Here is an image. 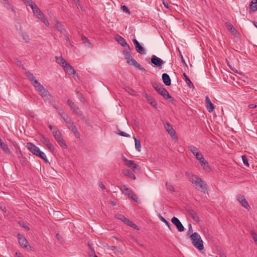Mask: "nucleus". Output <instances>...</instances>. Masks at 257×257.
Here are the masks:
<instances>
[{
  "mask_svg": "<svg viewBox=\"0 0 257 257\" xmlns=\"http://www.w3.org/2000/svg\"><path fill=\"white\" fill-rule=\"evenodd\" d=\"M35 88L42 97H43L45 101L48 102L51 105H53V103H54L53 97L51 95L48 90L45 88L41 83L36 85Z\"/></svg>",
  "mask_w": 257,
  "mask_h": 257,
  "instance_id": "f257e3e1",
  "label": "nucleus"
},
{
  "mask_svg": "<svg viewBox=\"0 0 257 257\" xmlns=\"http://www.w3.org/2000/svg\"><path fill=\"white\" fill-rule=\"evenodd\" d=\"M190 239L193 245L199 250L204 249L203 242L200 235L197 232H194L190 235Z\"/></svg>",
  "mask_w": 257,
  "mask_h": 257,
  "instance_id": "f03ea898",
  "label": "nucleus"
},
{
  "mask_svg": "<svg viewBox=\"0 0 257 257\" xmlns=\"http://www.w3.org/2000/svg\"><path fill=\"white\" fill-rule=\"evenodd\" d=\"M53 135L56 140L61 146L67 148V145L62 137V134L58 130L55 128L53 131Z\"/></svg>",
  "mask_w": 257,
  "mask_h": 257,
  "instance_id": "7ed1b4c3",
  "label": "nucleus"
},
{
  "mask_svg": "<svg viewBox=\"0 0 257 257\" xmlns=\"http://www.w3.org/2000/svg\"><path fill=\"white\" fill-rule=\"evenodd\" d=\"M122 158L125 165L132 169L134 172L140 170V167L138 164H136L134 161L129 160L124 156H122Z\"/></svg>",
  "mask_w": 257,
  "mask_h": 257,
  "instance_id": "20e7f679",
  "label": "nucleus"
},
{
  "mask_svg": "<svg viewBox=\"0 0 257 257\" xmlns=\"http://www.w3.org/2000/svg\"><path fill=\"white\" fill-rule=\"evenodd\" d=\"M60 65L68 75H75L76 74V71L69 63L67 62L66 61H63L61 63Z\"/></svg>",
  "mask_w": 257,
  "mask_h": 257,
  "instance_id": "39448f33",
  "label": "nucleus"
},
{
  "mask_svg": "<svg viewBox=\"0 0 257 257\" xmlns=\"http://www.w3.org/2000/svg\"><path fill=\"white\" fill-rule=\"evenodd\" d=\"M67 104L70 107L73 112L76 114L81 116L82 119H84L85 117L82 114L81 111L79 109V107L75 104V103L71 100L68 99L67 100Z\"/></svg>",
  "mask_w": 257,
  "mask_h": 257,
  "instance_id": "423d86ee",
  "label": "nucleus"
},
{
  "mask_svg": "<svg viewBox=\"0 0 257 257\" xmlns=\"http://www.w3.org/2000/svg\"><path fill=\"white\" fill-rule=\"evenodd\" d=\"M186 175L188 177L189 181L196 186L199 184V182L201 181L202 180L198 177L197 176L190 175L189 173H186Z\"/></svg>",
  "mask_w": 257,
  "mask_h": 257,
  "instance_id": "0eeeda50",
  "label": "nucleus"
},
{
  "mask_svg": "<svg viewBox=\"0 0 257 257\" xmlns=\"http://www.w3.org/2000/svg\"><path fill=\"white\" fill-rule=\"evenodd\" d=\"M171 221L176 226L179 231L182 232L184 231V227L183 225L177 217H173L171 219Z\"/></svg>",
  "mask_w": 257,
  "mask_h": 257,
  "instance_id": "6e6552de",
  "label": "nucleus"
},
{
  "mask_svg": "<svg viewBox=\"0 0 257 257\" xmlns=\"http://www.w3.org/2000/svg\"><path fill=\"white\" fill-rule=\"evenodd\" d=\"M27 147L31 153L36 156L40 151V149L38 147L31 143H28L27 144Z\"/></svg>",
  "mask_w": 257,
  "mask_h": 257,
  "instance_id": "1a4fd4ad",
  "label": "nucleus"
},
{
  "mask_svg": "<svg viewBox=\"0 0 257 257\" xmlns=\"http://www.w3.org/2000/svg\"><path fill=\"white\" fill-rule=\"evenodd\" d=\"M26 75L29 80L31 82L32 84L33 85L34 87H35L36 85H38L40 83L37 81V80L36 79L35 77L32 73L28 72L26 73Z\"/></svg>",
  "mask_w": 257,
  "mask_h": 257,
  "instance_id": "9d476101",
  "label": "nucleus"
},
{
  "mask_svg": "<svg viewBox=\"0 0 257 257\" xmlns=\"http://www.w3.org/2000/svg\"><path fill=\"white\" fill-rule=\"evenodd\" d=\"M18 239L19 244L24 248H27L29 246V242L27 240L22 234H18Z\"/></svg>",
  "mask_w": 257,
  "mask_h": 257,
  "instance_id": "9b49d317",
  "label": "nucleus"
},
{
  "mask_svg": "<svg viewBox=\"0 0 257 257\" xmlns=\"http://www.w3.org/2000/svg\"><path fill=\"white\" fill-rule=\"evenodd\" d=\"M133 42L135 46L136 51L138 53L141 54H146L145 48L140 45V43L136 39H133Z\"/></svg>",
  "mask_w": 257,
  "mask_h": 257,
  "instance_id": "f8f14e48",
  "label": "nucleus"
},
{
  "mask_svg": "<svg viewBox=\"0 0 257 257\" xmlns=\"http://www.w3.org/2000/svg\"><path fill=\"white\" fill-rule=\"evenodd\" d=\"M122 53L125 57V59L126 60V62L128 64L134 66L135 65V64H134L135 61H136L133 58L131 54L129 52H126L125 51H123L122 52Z\"/></svg>",
  "mask_w": 257,
  "mask_h": 257,
  "instance_id": "ddd939ff",
  "label": "nucleus"
},
{
  "mask_svg": "<svg viewBox=\"0 0 257 257\" xmlns=\"http://www.w3.org/2000/svg\"><path fill=\"white\" fill-rule=\"evenodd\" d=\"M151 62L157 67H161L164 64V61L155 55H153L151 58Z\"/></svg>",
  "mask_w": 257,
  "mask_h": 257,
  "instance_id": "4468645a",
  "label": "nucleus"
},
{
  "mask_svg": "<svg viewBox=\"0 0 257 257\" xmlns=\"http://www.w3.org/2000/svg\"><path fill=\"white\" fill-rule=\"evenodd\" d=\"M165 99L169 100L172 103H174V98L169 94L167 90L164 88L162 89L161 92L160 93Z\"/></svg>",
  "mask_w": 257,
  "mask_h": 257,
  "instance_id": "2eb2a0df",
  "label": "nucleus"
},
{
  "mask_svg": "<svg viewBox=\"0 0 257 257\" xmlns=\"http://www.w3.org/2000/svg\"><path fill=\"white\" fill-rule=\"evenodd\" d=\"M36 17L39 19L42 23H43L47 27H49L50 23L45 17L44 14L41 12L39 14L36 15Z\"/></svg>",
  "mask_w": 257,
  "mask_h": 257,
  "instance_id": "dca6fc26",
  "label": "nucleus"
},
{
  "mask_svg": "<svg viewBox=\"0 0 257 257\" xmlns=\"http://www.w3.org/2000/svg\"><path fill=\"white\" fill-rule=\"evenodd\" d=\"M205 103L206 105V108L208 112H212L214 109V106L211 102L210 98L208 96L205 97Z\"/></svg>",
  "mask_w": 257,
  "mask_h": 257,
  "instance_id": "f3484780",
  "label": "nucleus"
},
{
  "mask_svg": "<svg viewBox=\"0 0 257 257\" xmlns=\"http://www.w3.org/2000/svg\"><path fill=\"white\" fill-rule=\"evenodd\" d=\"M27 6H29L31 7L34 14L35 16L41 12V10L38 8L37 5L33 1H32L31 3L29 4Z\"/></svg>",
  "mask_w": 257,
  "mask_h": 257,
  "instance_id": "a211bd4d",
  "label": "nucleus"
},
{
  "mask_svg": "<svg viewBox=\"0 0 257 257\" xmlns=\"http://www.w3.org/2000/svg\"><path fill=\"white\" fill-rule=\"evenodd\" d=\"M196 188L203 192L204 193L207 191V184L203 180L199 182V184L196 186Z\"/></svg>",
  "mask_w": 257,
  "mask_h": 257,
  "instance_id": "6ab92c4d",
  "label": "nucleus"
},
{
  "mask_svg": "<svg viewBox=\"0 0 257 257\" xmlns=\"http://www.w3.org/2000/svg\"><path fill=\"white\" fill-rule=\"evenodd\" d=\"M190 216L196 222L200 221V218L198 214L196 212L195 210H187Z\"/></svg>",
  "mask_w": 257,
  "mask_h": 257,
  "instance_id": "aec40b11",
  "label": "nucleus"
},
{
  "mask_svg": "<svg viewBox=\"0 0 257 257\" xmlns=\"http://www.w3.org/2000/svg\"><path fill=\"white\" fill-rule=\"evenodd\" d=\"M237 200L243 207L247 208V207H249L247 201L246 200V199H245L243 195H238Z\"/></svg>",
  "mask_w": 257,
  "mask_h": 257,
  "instance_id": "412c9836",
  "label": "nucleus"
},
{
  "mask_svg": "<svg viewBox=\"0 0 257 257\" xmlns=\"http://www.w3.org/2000/svg\"><path fill=\"white\" fill-rule=\"evenodd\" d=\"M55 28L59 31L61 34L64 33L65 32V29L63 26L56 20H55L53 23Z\"/></svg>",
  "mask_w": 257,
  "mask_h": 257,
  "instance_id": "4be33fe9",
  "label": "nucleus"
},
{
  "mask_svg": "<svg viewBox=\"0 0 257 257\" xmlns=\"http://www.w3.org/2000/svg\"><path fill=\"white\" fill-rule=\"evenodd\" d=\"M200 163L201 167L206 171H209L210 168L208 165V162L205 160L204 157L198 160Z\"/></svg>",
  "mask_w": 257,
  "mask_h": 257,
  "instance_id": "5701e85b",
  "label": "nucleus"
},
{
  "mask_svg": "<svg viewBox=\"0 0 257 257\" xmlns=\"http://www.w3.org/2000/svg\"><path fill=\"white\" fill-rule=\"evenodd\" d=\"M164 127L166 131L168 132V134L171 136V137H174L175 135V131L174 130V128L172 127V126L169 123H166L164 124Z\"/></svg>",
  "mask_w": 257,
  "mask_h": 257,
  "instance_id": "b1692460",
  "label": "nucleus"
},
{
  "mask_svg": "<svg viewBox=\"0 0 257 257\" xmlns=\"http://www.w3.org/2000/svg\"><path fill=\"white\" fill-rule=\"evenodd\" d=\"M143 95L146 98L148 101L152 106H153L155 108H157V104L156 102V101L152 96L148 95L146 93H145Z\"/></svg>",
  "mask_w": 257,
  "mask_h": 257,
  "instance_id": "393cba45",
  "label": "nucleus"
},
{
  "mask_svg": "<svg viewBox=\"0 0 257 257\" xmlns=\"http://www.w3.org/2000/svg\"><path fill=\"white\" fill-rule=\"evenodd\" d=\"M0 2L6 8L11 10L13 12L15 13L14 7L10 4L8 0H0Z\"/></svg>",
  "mask_w": 257,
  "mask_h": 257,
  "instance_id": "a878e982",
  "label": "nucleus"
},
{
  "mask_svg": "<svg viewBox=\"0 0 257 257\" xmlns=\"http://www.w3.org/2000/svg\"><path fill=\"white\" fill-rule=\"evenodd\" d=\"M59 113L66 123L68 124H71L72 123V120L69 117V116L65 114V113L62 110H60V111L59 112Z\"/></svg>",
  "mask_w": 257,
  "mask_h": 257,
  "instance_id": "bb28decb",
  "label": "nucleus"
},
{
  "mask_svg": "<svg viewBox=\"0 0 257 257\" xmlns=\"http://www.w3.org/2000/svg\"><path fill=\"white\" fill-rule=\"evenodd\" d=\"M122 174L133 180H136V178L134 174L128 169H123L122 171Z\"/></svg>",
  "mask_w": 257,
  "mask_h": 257,
  "instance_id": "cd10ccee",
  "label": "nucleus"
},
{
  "mask_svg": "<svg viewBox=\"0 0 257 257\" xmlns=\"http://www.w3.org/2000/svg\"><path fill=\"white\" fill-rule=\"evenodd\" d=\"M122 193L128 197L133 193L132 191L125 185H122L120 187Z\"/></svg>",
  "mask_w": 257,
  "mask_h": 257,
  "instance_id": "c85d7f7f",
  "label": "nucleus"
},
{
  "mask_svg": "<svg viewBox=\"0 0 257 257\" xmlns=\"http://www.w3.org/2000/svg\"><path fill=\"white\" fill-rule=\"evenodd\" d=\"M118 43L123 47H126L128 49H130V46L127 45L125 40L121 36L118 35L115 38Z\"/></svg>",
  "mask_w": 257,
  "mask_h": 257,
  "instance_id": "c756f323",
  "label": "nucleus"
},
{
  "mask_svg": "<svg viewBox=\"0 0 257 257\" xmlns=\"http://www.w3.org/2000/svg\"><path fill=\"white\" fill-rule=\"evenodd\" d=\"M162 79L164 83L167 86H170L171 83L170 76L167 73H163L162 75Z\"/></svg>",
  "mask_w": 257,
  "mask_h": 257,
  "instance_id": "7c9ffc66",
  "label": "nucleus"
},
{
  "mask_svg": "<svg viewBox=\"0 0 257 257\" xmlns=\"http://www.w3.org/2000/svg\"><path fill=\"white\" fill-rule=\"evenodd\" d=\"M152 85L153 87L155 89L156 91L159 94L161 93L162 89L164 88L161 84L158 83L156 82H152Z\"/></svg>",
  "mask_w": 257,
  "mask_h": 257,
  "instance_id": "2f4dec72",
  "label": "nucleus"
},
{
  "mask_svg": "<svg viewBox=\"0 0 257 257\" xmlns=\"http://www.w3.org/2000/svg\"><path fill=\"white\" fill-rule=\"evenodd\" d=\"M115 217L119 220H120L121 221H122L124 224H126L127 225L129 223L130 221H131L128 219L126 218L124 215L122 214H116L115 215Z\"/></svg>",
  "mask_w": 257,
  "mask_h": 257,
  "instance_id": "473e14b6",
  "label": "nucleus"
},
{
  "mask_svg": "<svg viewBox=\"0 0 257 257\" xmlns=\"http://www.w3.org/2000/svg\"><path fill=\"white\" fill-rule=\"evenodd\" d=\"M257 11V0H252L249 4L250 12H254Z\"/></svg>",
  "mask_w": 257,
  "mask_h": 257,
  "instance_id": "72a5a7b5",
  "label": "nucleus"
},
{
  "mask_svg": "<svg viewBox=\"0 0 257 257\" xmlns=\"http://www.w3.org/2000/svg\"><path fill=\"white\" fill-rule=\"evenodd\" d=\"M70 124L71 125L69 127L70 130L74 134V135L76 137L79 138L80 137V134L78 132L76 126L74 124V123L72 122Z\"/></svg>",
  "mask_w": 257,
  "mask_h": 257,
  "instance_id": "f704fd0d",
  "label": "nucleus"
},
{
  "mask_svg": "<svg viewBox=\"0 0 257 257\" xmlns=\"http://www.w3.org/2000/svg\"><path fill=\"white\" fill-rule=\"evenodd\" d=\"M0 147L7 155H11V152L7 144L4 143H1Z\"/></svg>",
  "mask_w": 257,
  "mask_h": 257,
  "instance_id": "c9c22d12",
  "label": "nucleus"
},
{
  "mask_svg": "<svg viewBox=\"0 0 257 257\" xmlns=\"http://www.w3.org/2000/svg\"><path fill=\"white\" fill-rule=\"evenodd\" d=\"M135 142V148L138 152L141 151V144L140 140L137 139L135 137H134Z\"/></svg>",
  "mask_w": 257,
  "mask_h": 257,
  "instance_id": "e433bc0d",
  "label": "nucleus"
},
{
  "mask_svg": "<svg viewBox=\"0 0 257 257\" xmlns=\"http://www.w3.org/2000/svg\"><path fill=\"white\" fill-rule=\"evenodd\" d=\"M40 140L46 146L50 143L49 139L43 135L40 137Z\"/></svg>",
  "mask_w": 257,
  "mask_h": 257,
  "instance_id": "4c0bfd02",
  "label": "nucleus"
},
{
  "mask_svg": "<svg viewBox=\"0 0 257 257\" xmlns=\"http://www.w3.org/2000/svg\"><path fill=\"white\" fill-rule=\"evenodd\" d=\"M184 79L190 88L193 87V84L185 73H183Z\"/></svg>",
  "mask_w": 257,
  "mask_h": 257,
  "instance_id": "58836bf2",
  "label": "nucleus"
},
{
  "mask_svg": "<svg viewBox=\"0 0 257 257\" xmlns=\"http://www.w3.org/2000/svg\"><path fill=\"white\" fill-rule=\"evenodd\" d=\"M37 156H39L41 159H42L45 161V163H49L47 157L44 152L40 151V152H39Z\"/></svg>",
  "mask_w": 257,
  "mask_h": 257,
  "instance_id": "ea45409f",
  "label": "nucleus"
},
{
  "mask_svg": "<svg viewBox=\"0 0 257 257\" xmlns=\"http://www.w3.org/2000/svg\"><path fill=\"white\" fill-rule=\"evenodd\" d=\"M189 149L194 155H196L198 152H199L198 149L194 146H190L189 147Z\"/></svg>",
  "mask_w": 257,
  "mask_h": 257,
  "instance_id": "a19ab883",
  "label": "nucleus"
},
{
  "mask_svg": "<svg viewBox=\"0 0 257 257\" xmlns=\"http://www.w3.org/2000/svg\"><path fill=\"white\" fill-rule=\"evenodd\" d=\"M157 215H158V217L159 218V219L162 222H163L169 227V228L170 229H171L170 223L166 219H165L163 217H162L160 214H158Z\"/></svg>",
  "mask_w": 257,
  "mask_h": 257,
  "instance_id": "79ce46f5",
  "label": "nucleus"
},
{
  "mask_svg": "<svg viewBox=\"0 0 257 257\" xmlns=\"http://www.w3.org/2000/svg\"><path fill=\"white\" fill-rule=\"evenodd\" d=\"M21 36L23 37V39L26 41V42L28 43L30 41V39L28 34L26 32H22L21 34Z\"/></svg>",
  "mask_w": 257,
  "mask_h": 257,
  "instance_id": "37998d69",
  "label": "nucleus"
},
{
  "mask_svg": "<svg viewBox=\"0 0 257 257\" xmlns=\"http://www.w3.org/2000/svg\"><path fill=\"white\" fill-rule=\"evenodd\" d=\"M128 197L132 199V200H133L134 201H135L136 202H139V199L138 196H137L136 194H135L133 192Z\"/></svg>",
  "mask_w": 257,
  "mask_h": 257,
  "instance_id": "c03bdc74",
  "label": "nucleus"
},
{
  "mask_svg": "<svg viewBox=\"0 0 257 257\" xmlns=\"http://www.w3.org/2000/svg\"><path fill=\"white\" fill-rule=\"evenodd\" d=\"M82 40L83 42L84 43L86 44L88 46L91 47V44L89 42L88 40L87 39V38L86 37H85V36H82Z\"/></svg>",
  "mask_w": 257,
  "mask_h": 257,
  "instance_id": "a18cd8bd",
  "label": "nucleus"
},
{
  "mask_svg": "<svg viewBox=\"0 0 257 257\" xmlns=\"http://www.w3.org/2000/svg\"><path fill=\"white\" fill-rule=\"evenodd\" d=\"M250 233H251V235L252 237V238L253 239V241H254L255 244H257V234L253 230H251Z\"/></svg>",
  "mask_w": 257,
  "mask_h": 257,
  "instance_id": "49530a36",
  "label": "nucleus"
},
{
  "mask_svg": "<svg viewBox=\"0 0 257 257\" xmlns=\"http://www.w3.org/2000/svg\"><path fill=\"white\" fill-rule=\"evenodd\" d=\"M135 65L134 66H135V67L138 68L139 69L143 71H145L146 72V70L144 68L142 67L141 65H140L137 61H135Z\"/></svg>",
  "mask_w": 257,
  "mask_h": 257,
  "instance_id": "de8ad7c7",
  "label": "nucleus"
},
{
  "mask_svg": "<svg viewBox=\"0 0 257 257\" xmlns=\"http://www.w3.org/2000/svg\"><path fill=\"white\" fill-rule=\"evenodd\" d=\"M166 187H167V189H168L170 191H173V192L174 191V187L171 184L167 182L166 183Z\"/></svg>",
  "mask_w": 257,
  "mask_h": 257,
  "instance_id": "09e8293b",
  "label": "nucleus"
},
{
  "mask_svg": "<svg viewBox=\"0 0 257 257\" xmlns=\"http://www.w3.org/2000/svg\"><path fill=\"white\" fill-rule=\"evenodd\" d=\"M127 225L130 226V227H131L135 229L139 230V228H138L137 225L136 224H135L134 223H133L132 221H130V222Z\"/></svg>",
  "mask_w": 257,
  "mask_h": 257,
  "instance_id": "8fccbe9b",
  "label": "nucleus"
},
{
  "mask_svg": "<svg viewBox=\"0 0 257 257\" xmlns=\"http://www.w3.org/2000/svg\"><path fill=\"white\" fill-rule=\"evenodd\" d=\"M242 160L244 165H245L247 167L249 166V164L248 163L247 159L245 155L242 156Z\"/></svg>",
  "mask_w": 257,
  "mask_h": 257,
  "instance_id": "3c124183",
  "label": "nucleus"
},
{
  "mask_svg": "<svg viewBox=\"0 0 257 257\" xmlns=\"http://www.w3.org/2000/svg\"><path fill=\"white\" fill-rule=\"evenodd\" d=\"M228 29L232 34H234L236 32L235 29L234 28L232 25H229L228 26Z\"/></svg>",
  "mask_w": 257,
  "mask_h": 257,
  "instance_id": "603ef678",
  "label": "nucleus"
},
{
  "mask_svg": "<svg viewBox=\"0 0 257 257\" xmlns=\"http://www.w3.org/2000/svg\"><path fill=\"white\" fill-rule=\"evenodd\" d=\"M55 58H56V61L57 63L60 65L61 63H62L63 61L65 60L63 58V57L61 56H60V57L56 56L55 57Z\"/></svg>",
  "mask_w": 257,
  "mask_h": 257,
  "instance_id": "864d4df0",
  "label": "nucleus"
},
{
  "mask_svg": "<svg viewBox=\"0 0 257 257\" xmlns=\"http://www.w3.org/2000/svg\"><path fill=\"white\" fill-rule=\"evenodd\" d=\"M121 10H122L124 12H125L126 14L130 13V12L128 9L125 5L122 6L121 7Z\"/></svg>",
  "mask_w": 257,
  "mask_h": 257,
  "instance_id": "5fc2aeb1",
  "label": "nucleus"
},
{
  "mask_svg": "<svg viewBox=\"0 0 257 257\" xmlns=\"http://www.w3.org/2000/svg\"><path fill=\"white\" fill-rule=\"evenodd\" d=\"M126 90L127 91L128 93H129L131 95H135V91L130 88V87H128L126 89Z\"/></svg>",
  "mask_w": 257,
  "mask_h": 257,
  "instance_id": "6e6d98bb",
  "label": "nucleus"
},
{
  "mask_svg": "<svg viewBox=\"0 0 257 257\" xmlns=\"http://www.w3.org/2000/svg\"><path fill=\"white\" fill-rule=\"evenodd\" d=\"M118 131H119V133H118V135H119L121 136H123V137H127V138L130 137V136L128 134H127L123 132H121L119 130H118Z\"/></svg>",
  "mask_w": 257,
  "mask_h": 257,
  "instance_id": "4d7b16f0",
  "label": "nucleus"
},
{
  "mask_svg": "<svg viewBox=\"0 0 257 257\" xmlns=\"http://www.w3.org/2000/svg\"><path fill=\"white\" fill-rule=\"evenodd\" d=\"M19 223L20 225H21L22 227L25 228L26 230H29L30 229L29 227L27 226L23 221H19Z\"/></svg>",
  "mask_w": 257,
  "mask_h": 257,
  "instance_id": "13d9d810",
  "label": "nucleus"
},
{
  "mask_svg": "<svg viewBox=\"0 0 257 257\" xmlns=\"http://www.w3.org/2000/svg\"><path fill=\"white\" fill-rule=\"evenodd\" d=\"M194 156L196 157V158L198 160H199L200 159H201V158H202L203 157L202 154L200 152H198L196 155H194Z\"/></svg>",
  "mask_w": 257,
  "mask_h": 257,
  "instance_id": "bf43d9fd",
  "label": "nucleus"
},
{
  "mask_svg": "<svg viewBox=\"0 0 257 257\" xmlns=\"http://www.w3.org/2000/svg\"><path fill=\"white\" fill-rule=\"evenodd\" d=\"M47 147L51 152H53L54 151V148L50 143L47 146Z\"/></svg>",
  "mask_w": 257,
  "mask_h": 257,
  "instance_id": "052dcab7",
  "label": "nucleus"
},
{
  "mask_svg": "<svg viewBox=\"0 0 257 257\" xmlns=\"http://www.w3.org/2000/svg\"><path fill=\"white\" fill-rule=\"evenodd\" d=\"M98 185L102 189L104 190L105 189L104 185L101 181L98 182Z\"/></svg>",
  "mask_w": 257,
  "mask_h": 257,
  "instance_id": "680f3d73",
  "label": "nucleus"
},
{
  "mask_svg": "<svg viewBox=\"0 0 257 257\" xmlns=\"http://www.w3.org/2000/svg\"><path fill=\"white\" fill-rule=\"evenodd\" d=\"M24 3L27 6L31 3V2L32 1V0H22Z\"/></svg>",
  "mask_w": 257,
  "mask_h": 257,
  "instance_id": "e2e57ef3",
  "label": "nucleus"
},
{
  "mask_svg": "<svg viewBox=\"0 0 257 257\" xmlns=\"http://www.w3.org/2000/svg\"><path fill=\"white\" fill-rule=\"evenodd\" d=\"M256 107V105L254 104H250L248 105V107L250 108H254Z\"/></svg>",
  "mask_w": 257,
  "mask_h": 257,
  "instance_id": "0e129e2a",
  "label": "nucleus"
},
{
  "mask_svg": "<svg viewBox=\"0 0 257 257\" xmlns=\"http://www.w3.org/2000/svg\"><path fill=\"white\" fill-rule=\"evenodd\" d=\"M163 4L166 8H169V5L167 2H165L164 1H163Z\"/></svg>",
  "mask_w": 257,
  "mask_h": 257,
  "instance_id": "69168bd1",
  "label": "nucleus"
},
{
  "mask_svg": "<svg viewBox=\"0 0 257 257\" xmlns=\"http://www.w3.org/2000/svg\"><path fill=\"white\" fill-rule=\"evenodd\" d=\"M60 211H54L53 215L57 216L58 214H60Z\"/></svg>",
  "mask_w": 257,
  "mask_h": 257,
  "instance_id": "338daca9",
  "label": "nucleus"
},
{
  "mask_svg": "<svg viewBox=\"0 0 257 257\" xmlns=\"http://www.w3.org/2000/svg\"><path fill=\"white\" fill-rule=\"evenodd\" d=\"M16 257H23L22 255L19 252L16 253Z\"/></svg>",
  "mask_w": 257,
  "mask_h": 257,
  "instance_id": "774afa93",
  "label": "nucleus"
}]
</instances>
